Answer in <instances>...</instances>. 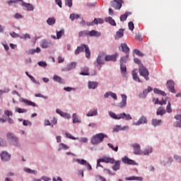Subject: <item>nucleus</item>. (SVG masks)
<instances>
[{
	"label": "nucleus",
	"instance_id": "f257e3e1",
	"mask_svg": "<svg viewBox=\"0 0 181 181\" xmlns=\"http://www.w3.org/2000/svg\"><path fill=\"white\" fill-rule=\"evenodd\" d=\"M6 139L9 142L10 145H13L14 146H16L17 148H19L21 146V144H19V139L16 137L13 134V133L9 132L6 134Z\"/></svg>",
	"mask_w": 181,
	"mask_h": 181
},
{
	"label": "nucleus",
	"instance_id": "f03ea898",
	"mask_svg": "<svg viewBox=\"0 0 181 181\" xmlns=\"http://www.w3.org/2000/svg\"><path fill=\"white\" fill-rule=\"evenodd\" d=\"M105 138H108V136L104 133H99L93 136L90 142L92 145H98L104 141Z\"/></svg>",
	"mask_w": 181,
	"mask_h": 181
},
{
	"label": "nucleus",
	"instance_id": "7ed1b4c3",
	"mask_svg": "<svg viewBox=\"0 0 181 181\" xmlns=\"http://www.w3.org/2000/svg\"><path fill=\"white\" fill-rule=\"evenodd\" d=\"M85 49V53H86V57L87 59H90L91 57V52L90 51V48L88 46L82 44L80 46L77 47V49L75 50V54H80L81 52H84Z\"/></svg>",
	"mask_w": 181,
	"mask_h": 181
},
{
	"label": "nucleus",
	"instance_id": "20e7f679",
	"mask_svg": "<svg viewBox=\"0 0 181 181\" xmlns=\"http://www.w3.org/2000/svg\"><path fill=\"white\" fill-rule=\"evenodd\" d=\"M139 75L141 76L146 80V81H149V71L146 67L144 66V64H140L139 66Z\"/></svg>",
	"mask_w": 181,
	"mask_h": 181
},
{
	"label": "nucleus",
	"instance_id": "39448f33",
	"mask_svg": "<svg viewBox=\"0 0 181 181\" xmlns=\"http://www.w3.org/2000/svg\"><path fill=\"white\" fill-rule=\"evenodd\" d=\"M18 2H22V6L26 8L27 11H33V9H35L32 4L23 2V0H10L7 1V4L11 6L12 4H16Z\"/></svg>",
	"mask_w": 181,
	"mask_h": 181
},
{
	"label": "nucleus",
	"instance_id": "423d86ee",
	"mask_svg": "<svg viewBox=\"0 0 181 181\" xmlns=\"http://www.w3.org/2000/svg\"><path fill=\"white\" fill-rule=\"evenodd\" d=\"M104 60H105V53L100 52L96 59V61L94 62V66L95 67H98L99 70L101 69V64H104Z\"/></svg>",
	"mask_w": 181,
	"mask_h": 181
},
{
	"label": "nucleus",
	"instance_id": "0eeeda50",
	"mask_svg": "<svg viewBox=\"0 0 181 181\" xmlns=\"http://www.w3.org/2000/svg\"><path fill=\"white\" fill-rule=\"evenodd\" d=\"M122 4H124V0H113L110 1V6L114 9L119 11L122 8Z\"/></svg>",
	"mask_w": 181,
	"mask_h": 181
},
{
	"label": "nucleus",
	"instance_id": "6e6552de",
	"mask_svg": "<svg viewBox=\"0 0 181 181\" xmlns=\"http://www.w3.org/2000/svg\"><path fill=\"white\" fill-rule=\"evenodd\" d=\"M166 87L168 88L170 93H176V90H175V82H173V81H168L166 83Z\"/></svg>",
	"mask_w": 181,
	"mask_h": 181
},
{
	"label": "nucleus",
	"instance_id": "1a4fd4ad",
	"mask_svg": "<svg viewBox=\"0 0 181 181\" xmlns=\"http://www.w3.org/2000/svg\"><path fill=\"white\" fill-rule=\"evenodd\" d=\"M131 146L134 148V155H142V153L141 152V145L136 143V144H132Z\"/></svg>",
	"mask_w": 181,
	"mask_h": 181
},
{
	"label": "nucleus",
	"instance_id": "9d476101",
	"mask_svg": "<svg viewBox=\"0 0 181 181\" xmlns=\"http://www.w3.org/2000/svg\"><path fill=\"white\" fill-rule=\"evenodd\" d=\"M117 57H118V54H115L112 55H105V60L106 62H117Z\"/></svg>",
	"mask_w": 181,
	"mask_h": 181
},
{
	"label": "nucleus",
	"instance_id": "9b49d317",
	"mask_svg": "<svg viewBox=\"0 0 181 181\" xmlns=\"http://www.w3.org/2000/svg\"><path fill=\"white\" fill-rule=\"evenodd\" d=\"M1 158L4 162H8L11 159V154L8 152L3 151L1 154Z\"/></svg>",
	"mask_w": 181,
	"mask_h": 181
},
{
	"label": "nucleus",
	"instance_id": "f8f14e48",
	"mask_svg": "<svg viewBox=\"0 0 181 181\" xmlns=\"http://www.w3.org/2000/svg\"><path fill=\"white\" fill-rule=\"evenodd\" d=\"M122 101L117 105V107L119 108H124V107H127V95H122Z\"/></svg>",
	"mask_w": 181,
	"mask_h": 181
},
{
	"label": "nucleus",
	"instance_id": "ddd939ff",
	"mask_svg": "<svg viewBox=\"0 0 181 181\" xmlns=\"http://www.w3.org/2000/svg\"><path fill=\"white\" fill-rule=\"evenodd\" d=\"M101 159H102V162L105 163H111L112 165L115 162V159L111 157L104 156Z\"/></svg>",
	"mask_w": 181,
	"mask_h": 181
},
{
	"label": "nucleus",
	"instance_id": "4468645a",
	"mask_svg": "<svg viewBox=\"0 0 181 181\" xmlns=\"http://www.w3.org/2000/svg\"><path fill=\"white\" fill-rule=\"evenodd\" d=\"M127 119V121H129V119H132V117H131L129 115H127L125 113H120L118 115V119Z\"/></svg>",
	"mask_w": 181,
	"mask_h": 181
},
{
	"label": "nucleus",
	"instance_id": "2eb2a0df",
	"mask_svg": "<svg viewBox=\"0 0 181 181\" xmlns=\"http://www.w3.org/2000/svg\"><path fill=\"white\" fill-rule=\"evenodd\" d=\"M125 30L120 28L118 31H117L116 35L115 36L116 40L121 39V37H124V31Z\"/></svg>",
	"mask_w": 181,
	"mask_h": 181
},
{
	"label": "nucleus",
	"instance_id": "dca6fc26",
	"mask_svg": "<svg viewBox=\"0 0 181 181\" xmlns=\"http://www.w3.org/2000/svg\"><path fill=\"white\" fill-rule=\"evenodd\" d=\"M114 163L115 165L112 166V169L115 171L119 170L121 168V160H115Z\"/></svg>",
	"mask_w": 181,
	"mask_h": 181
},
{
	"label": "nucleus",
	"instance_id": "f3484780",
	"mask_svg": "<svg viewBox=\"0 0 181 181\" xmlns=\"http://www.w3.org/2000/svg\"><path fill=\"white\" fill-rule=\"evenodd\" d=\"M123 163H127V165H135V161L124 157L122 159Z\"/></svg>",
	"mask_w": 181,
	"mask_h": 181
},
{
	"label": "nucleus",
	"instance_id": "a211bd4d",
	"mask_svg": "<svg viewBox=\"0 0 181 181\" xmlns=\"http://www.w3.org/2000/svg\"><path fill=\"white\" fill-rule=\"evenodd\" d=\"M148 119H146V117L141 116L139 121L136 123V125H141V124H147Z\"/></svg>",
	"mask_w": 181,
	"mask_h": 181
},
{
	"label": "nucleus",
	"instance_id": "6ab92c4d",
	"mask_svg": "<svg viewBox=\"0 0 181 181\" xmlns=\"http://www.w3.org/2000/svg\"><path fill=\"white\" fill-rule=\"evenodd\" d=\"M132 15V12L127 11L124 14H122L120 16V21L121 22H125L127 21V18L130 16Z\"/></svg>",
	"mask_w": 181,
	"mask_h": 181
},
{
	"label": "nucleus",
	"instance_id": "aec40b11",
	"mask_svg": "<svg viewBox=\"0 0 181 181\" xmlns=\"http://www.w3.org/2000/svg\"><path fill=\"white\" fill-rule=\"evenodd\" d=\"M53 80L54 81H57V83H59V84H66V81H64L63 78L57 75L54 76Z\"/></svg>",
	"mask_w": 181,
	"mask_h": 181
},
{
	"label": "nucleus",
	"instance_id": "412c9836",
	"mask_svg": "<svg viewBox=\"0 0 181 181\" xmlns=\"http://www.w3.org/2000/svg\"><path fill=\"white\" fill-rule=\"evenodd\" d=\"M132 76L135 81H137L138 83H142V81L139 78V76H138V74L136 73V69H134L132 71Z\"/></svg>",
	"mask_w": 181,
	"mask_h": 181
},
{
	"label": "nucleus",
	"instance_id": "4be33fe9",
	"mask_svg": "<svg viewBox=\"0 0 181 181\" xmlns=\"http://www.w3.org/2000/svg\"><path fill=\"white\" fill-rule=\"evenodd\" d=\"M88 67L84 66L81 68V71L80 72L81 76H90V73H88Z\"/></svg>",
	"mask_w": 181,
	"mask_h": 181
},
{
	"label": "nucleus",
	"instance_id": "5701e85b",
	"mask_svg": "<svg viewBox=\"0 0 181 181\" xmlns=\"http://www.w3.org/2000/svg\"><path fill=\"white\" fill-rule=\"evenodd\" d=\"M88 36H90V37L96 36V37H98L101 36V33L93 30L91 31H88Z\"/></svg>",
	"mask_w": 181,
	"mask_h": 181
},
{
	"label": "nucleus",
	"instance_id": "b1692460",
	"mask_svg": "<svg viewBox=\"0 0 181 181\" xmlns=\"http://www.w3.org/2000/svg\"><path fill=\"white\" fill-rule=\"evenodd\" d=\"M121 47H122V52H124V53H127V54H129V47H128V45H127V43H122Z\"/></svg>",
	"mask_w": 181,
	"mask_h": 181
},
{
	"label": "nucleus",
	"instance_id": "393cba45",
	"mask_svg": "<svg viewBox=\"0 0 181 181\" xmlns=\"http://www.w3.org/2000/svg\"><path fill=\"white\" fill-rule=\"evenodd\" d=\"M50 42H47L46 40H43L41 42L40 47L42 49H47V47H50Z\"/></svg>",
	"mask_w": 181,
	"mask_h": 181
},
{
	"label": "nucleus",
	"instance_id": "a878e982",
	"mask_svg": "<svg viewBox=\"0 0 181 181\" xmlns=\"http://www.w3.org/2000/svg\"><path fill=\"white\" fill-rule=\"evenodd\" d=\"M105 21L106 22H108L110 25H112V26H117V23H115V21L112 19L111 17H106L105 18Z\"/></svg>",
	"mask_w": 181,
	"mask_h": 181
},
{
	"label": "nucleus",
	"instance_id": "bb28decb",
	"mask_svg": "<svg viewBox=\"0 0 181 181\" xmlns=\"http://www.w3.org/2000/svg\"><path fill=\"white\" fill-rule=\"evenodd\" d=\"M97 87H98V82H91L89 81L88 82V88H92L93 90L97 88Z\"/></svg>",
	"mask_w": 181,
	"mask_h": 181
},
{
	"label": "nucleus",
	"instance_id": "cd10ccee",
	"mask_svg": "<svg viewBox=\"0 0 181 181\" xmlns=\"http://www.w3.org/2000/svg\"><path fill=\"white\" fill-rule=\"evenodd\" d=\"M22 101H23V103H25V104H27V105H30V106H32V107H37L36 103H33L32 101H30V100H28L27 99L23 98Z\"/></svg>",
	"mask_w": 181,
	"mask_h": 181
},
{
	"label": "nucleus",
	"instance_id": "c85d7f7f",
	"mask_svg": "<svg viewBox=\"0 0 181 181\" xmlns=\"http://www.w3.org/2000/svg\"><path fill=\"white\" fill-rule=\"evenodd\" d=\"M129 57V54H126L125 57H123L120 59V64H127V60Z\"/></svg>",
	"mask_w": 181,
	"mask_h": 181
},
{
	"label": "nucleus",
	"instance_id": "c756f323",
	"mask_svg": "<svg viewBox=\"0 0 181 181\" xmlns=\"http://www.w3.org/2000/svg\"><path fill=\"white\" fill-rule=\"evenodd\" d=\"M155 94H158L159 95H163V97H165L166 93L165 91H162L158 88H154L153 90Z\"/></svg>",
	"mask_w": 181,
	"mask_h": 181
},
{
	"label": "nucleus",
	"instance_id": "7c9ffc66",
	"mask_svg": "<svg viewBox=\"0 0 181 181\" xmlns=\"http://www.w3.org/2000/svg\"><path fill=\"white\" fill-rule=\"evenodd\" d=\"M156 114H157V115H161L162 116V115L166 114V110H165V109L160 107L157 110Z\"/></svg>",
	"mask_w": 181,
	"mask_h": 181
},
{
	"label": "nucleus",
	"instance_id": "2f4dec72",
	"mask_svg": "<svg viewBox=\"0 0 181 181\" xmlns=\"http://www.w3.org/2000/svg\"><path fill=\"white\" fill-rule=\"evenodd\" d=\"M47 23H48L49 25H53L56 23V18L54 17L49 18L47 20Z\"/></svg>",
	"mask_w": 181,
	"mask_h": 181
},
{
	"label": "nucleus",
	"instance_id": "473e14b6",
	"mask_svg": "<svg viewBox=\"0 0 181 181\" xmlns=\"http://www.w3.org/2000/svg\"><path fill=\"white\" fill-rule=\"evenodd\" d=\"M162 122V120L160 119H152V125L153 127H158V125H160V123Z\"/></svg>",
	"mask_w": 181,
	"mask_h": 181
},
{
	"label": "nucleus",
	"instance_id": "72a5a7b5",
	"mask_svg": "<svg viewBox=\"0 0 181 181\" xmlns=\"http://www.w3.org/2000/svg\"><path fill=\"white\" fill-rule=\"evenodd\" d=\"M84 36H88V30H83L78 33L79 37H84Z\"/></svg>",
	"mask_w": 181,
	"mask_h": 181
},
{
	"label": "nucleus",
	"instance_id": "f704fd0d",
	"mask_svg": "<svg viewBox=\"0 0 181 181\" xmlns=\"http://www.w3.org/2000/svg\"><path fill=\"white\" fill-rule=\"evenodd\" d=\"M72 118H73V123L74 124H77V122L78 123L81 122V121H80V119H78V118L77 117V114H76V113L73 114Z\"/></svg>",
	"mask_w": 181,
	"mask_h": 181
},
{
	"label": "nucleus",
	"instance_id": "c9c22d12",
	"mask_svg": "<svg viewBox=\"0 0 181 181\" xmlns=\"http://www.w3.org/2000/svg\"><path fill=\"white\" fill-rule=\"evenodd\" d=\"M149 153H152L151 147L146 148L144 151L141 152V155H149Z\"/></svg>",
	"mask_w": 181,
	"mask_h": 181
},
{
	"label": "nucleus",
	"instance_id": "e433bc0d",
	"mask_svg": "<svg viewBox=\"0 0 181 181\" xmlns=\"http://www.w3.org/2000/svg\"><path fill=\"white\" fill-rule=\"evenodd\" d=\"M16 112H18L19 114H23V112H28V110L22 109L21 107H16Z\"/></svg>",
	"mask_w": 181,
	"mask_h": 181
},
{
	"label": "nucleus",
	"instance_id": "4c0bfd02",
	"mask_svg": "<svg viewBox=\"0 0 181 181\" xmlns=\"http://www.w3.org/2000/svg\"><path fill=\"white\" fill-rule=\"evenodd\" d=\"M98 112L97 109L93 110V111H90L87 113V117H94V115H97Z\"/></svg>",
	"mask_w": 181,
	"mask_h": 181
},
{
	"label": "nucleus",
	"instance_id": "58836bf2",
	"mask_svg": "<svg viewBox=\"0 0 181 181\" xmlns=\"http://www.w3.org/2000/svg\"><path fill=\"white\" fill-rule=\"evenodd\" d=\"M120 70L122 74H125L127 73V65L120 64Z\"/></svg>",
	"mask_w": 181,
	"mask_h": 181
},
{
	"label": "nucleus",
	"instance_id": "ea45409f",
	"mask_svg": "<svg viewBox=\"0 0 181 181\" xmlns=\"http://www.w3.org/2000/svg\"><path fill=\"white\" fill-rule=\"evenodd\" d=\"M24 171H25L26 173H31L33 175H36L37 173V172L34 170H31L30 168H24Z\"/></svg>",
	"mask_w": 181,
	"mask_h": 181
},
{
	"label": "nucleus",
	"instance_id": "a19ab883",
	"mask_svg": "<svg viewBox=\"0 0 181 181\" xmlns=\"http://www.w3.org/2000/svg\"><path fill=\"white\" fill-rule=\"evenodd\" d=\"M64 33V30H61L60 31H57V39H60Z\"/></svg>",
	"mask_w": 181,
	"mask_h": 181
},
{
	"label": "nucleus",
	"instance_id": "79ce46f5",
	"mask_svg": "<svg viewBox=\"0 0 181 181\" xmlns=\"http://www.w3.org/2000/svg\"><path fill=\"white\" fill-rule=\"evenodd\" d=\"M153 103L154 104H159V105H163V103H162V101H159V98H153Z\"/></svg>",
	"mask_w": 181,
	"mask_h": 181
},
{
	"label": "nucleus",
	"instance_id": "37998d69",
	"mask_svg": "<svg viewBox=\"0 0 181 181\" xmlns=\"http://www.w3.org/2000/svg\"><path fill=\"white\" fill-rule=\"evenodd\" d=\"M107 146H109V148H111V149H112V151H115V152H118V146H116V147L115 148L111 143H109L107 144Z\"/></svg>",
	"mask_w": 181,
	"mask_h": 181
},
{
	"label": "nucleus",
	"instance_id": "c03bdc74",
	"mask_svg": "<svg viewBox=\"0 0 181 181\" xmlns=\"http://www.w3.org/2000/svg\"><path fill=\"white\" fill-rule=\"evenodd\" d=\"M60 115H61V117H63L64 118H66L67 119L71 118L70 114L66 113L64 112H62Z\"/></svg>",
	"mask_w": 181,
	"mask_h": 181
},
{
	"label": "nucleus",
	"instance_id": "a18cd8bd",
	"mask_svg": "<svg viewBox=\"0 0 181 181\" xmlns=\"http://www.w3.org/2000/svg\"><path fill=\"white\" fill-rule=\"evenodd\" d=\"M109 115L111 118H113V119H118V115L112 112H109Z\"/></svg>",
	"mask_w": 181,
	"mask_h": 181
},
{
	"label": "nucleus",
	"instance_id": "49530a36",
	"mask_svg": "<svg viewBox=\"0 0 181 181\" xmlns=\"http://www.w3.org/2000/svg\"><path fill=\"white\" fill-rule=\"evenodd\" d=\"M76 162L79 163L80 165H87V160L84 159H76Z\"/></svg>",
	"mask_w": 181,
	"mask_h": 181
},
{
	"label": "nucleus",
	"instance_id": "de8ad7c7",
	"mask_svg": "<svg viewBox=\"0 0 181 181\" xmlns=\"http://www.w3.org/2000/svg\"><path fill=\"white\" fill-rule=\"evenodd\" d=\"M122 131V127L119 125H117L113 128V132H118Z\"/></svg>",
	"mask_w": 181,
	"mask_h": 181
},
{
	"label": "nucleus",
	"instance_id": "09e8293b",
	"mask_svg": "<svg viewBox=\"0 0 181 181\" xmlns=\"http://www.w3.org/2000/svg\"><path fill=\"white\" fill-rule=\"evenodd\" d=\"M128 26H129V30H134V29H135V26L134 25V22L130 21L128 23Z\"/></svg>",
	"mask_w": 181,
	"mask_h": 181
},
{
	"label": "nucleus",
	"instance_id": "8fccbe9b",
	"mask_svg": "<svg viewBox=\"0 0 181 181\" xmlns=\"http://www.w3.org/2000/svg\"><path fill=\"white\" fill-rule=\"evenodd\" d=\"M76 64H77L76 62H71V64H68V67H69V70L76 69Z\"/></svg>",
	"mask_w": 181,
	"mask_h": 181
},
{
	"label": "nucleus",
	"instance_id": "3c124183",
	"mask_svg": "<svg viewBox=\"0 0 181 181\" xmlns=\"http://www.w3.org/2000/svg\"><path fill=\"white\" fill-rule=\"evenodd\" d=\"M65 5H67L69 8L73 6V1L71 0H65Z\"/></svg>",
	"mask_w": 181,
	"mask_h": 181
},
{
	"label": "nucleus",
	"instance_id": "603ef678",
	"mask_svg": "<svg viewBox=\"0 0 181 181\" xmlns=\"http://www.w3.org/2000/svg\"><path fill=\"white\" fill-rule=\"evenodd\" d=\"M134 53L137 56H139L140 57H144V54L139 51V49H134Z\"/></svg>",
	"mask_w": 181,
	"mask_h": 181
},
{
	"label": "nucleus",
	"instance_id": "864d4df0",
	"mask_svg": "<svg viewBox=\"0 0 181 181\" xmlns=\"http://www.w3.org/2000/svg\"><path fill=\"white\" fill-rule=\"evenodd\" d=\"M21 39H24V40H26V39H30V35L29 34H24L21 36H20Z\"/></svg>",
	"mask_w": 181,
	"mask_h": 181
},
{
	"label": "nucleus",
	"instance_id": "5fc2aeb1",
	"mask_svg": "<svg viewBox=\"0 0 181 181\" xmlns=\"http://www.w3.org/2000/svg\"><path fill=\"white\" fill-rule=\"evenodd\" d=\"M166 111L167 112H172V107H170V102H168V105L166 107Z\"/></svg>",
	"mask_w": 181,
	"mask_h": 181
},
{
	"label": "nucleus",
	"instance_id": "6e6d98bb",
	"mask_svg": "<svg viewBox=\"0 0 181 181\" xmlns=\"http://www.w3.org/2000/svg\"><path fill=\"white\" fill-rule=\"evenodd\" d=\"M104 172H107L108 175H110L111 176L115 175V173H112L110 169L104 168Z\"/></svg>",
	"mask_w": 181,
	"mask_h": 181
},
{
	"label": "nucleus",
	"instance_id": "4d7b16f0",
	"mask_svg": "<svg viewBox=\"0 0 181 181\" xmlns=\"http://www.w3.org/2000/svg\"><path fill=\"white\" fill-rule=\"evenodd\" d=\"M173 126L176 128H181V120L180 122H175Z\"/></svg>",
	"mask_w": 181,
	"mask_h": 181
},
{
	"label": "nucleus",
	"instance_id": "13d9d810",
	"mask_svg": "<svg viewBox=\"0 0 181 181\" xmlns=\"http://www.w3.org/2000/svg\"><path fill=\"white\" fill-rule=\"evenodd\" d=\"M59 146L61 149H64V150L69 149V146L64 144H59Z\"/></svg>",
	"mask_w": 181,
	"mask_h": 181
},
{
	"label": "nucleus",
	"instance_id": "bf43d9fd",
	"mask_svg": "<svg viewBox=\"0 0 181 181\" xmlns=\"http://www.w3.org/2000/svg\"><path fill=\"white\" fill-rule=\"evenodd\" d=\"M35 97H40L41 98H45V100H47V96H45L42 95L41 93H37L35 95Z\"/></svg>",
	"mask_w": 181,
	"mask_h": 181
},
{
	"label": "nucleus",
	"instance_id": "052dcab7",
	"mask_svg": "<svg viewBox=\"0 0 181 181\" xmlns=\"http://www.w3.org/2000/svg\"><path fill=\"white\" fill-rule=\"evenodd\" d=\"M38 65H40L41 67H46V66H47V64L45 62H39Z\"/></svg>",
	"mask_w": 181,
	"mask_h": 181
},
{
	"label": "nucleus",
	"instance_id": "680f3d73",
	"mask_svg": "<svg viewBox=\"0 0 181 181\" xmlns=\"http://www.w3.org/2000/svg\"><path fill=\"white\" fill-rule=\"evenodd\" d=\"M4 114L7 117H12V112L11 111L6 110V111H4Z\"/></svg>",
	"mask_w": 181,
	"mask_h": 181
},
{
	"label": "nucleus",
	"instance_id": "e2e57ef3",
	"mask_svg": "<svg viewBox=\"0 0 181 181\" xmlns=\"http://www.w3.org/2000/svg\"><path fill=\"white\" fill-rule=\"evenodd\" d=\"M135 39L141 42V40H142V36L139 34H136Z\"/></svg>",
	"mask_w": 181,
	"mask_h": 181
},
{
	"label": "nucleus",
	"instance_id": "0e129e2a",
	"mask_svg": "<svg viewBox=\"0 0 181 181\" xmlns=\"http://www.w3.org/2000/svg\"><path fill=\"white\" fill-rule=\"evenodd\" d=\"M14 18L16 19H21V18H23L22 14L17 13H16V15L14 16Z\"/></svg>",
	"mask_w": 181,
	"mask_h": 181
},
{
	"label": "nucleus",
	"instance_id": "69168bd1",
	"mask_svg": "<svg viewBox=\"0 0 181 181\" xmlns=\"http://www.w3.org/2000/svg\"><path fill=\"white\" fill-rule=\"evenodd\" d=\"M10 35H11V37H21V36L15 32L10 33Z\"/></svg>",
	"mask_w": 181,
	"mask_h": 181
},
{
	"label": "nucleus",
	"instance_id": "338daca9",
	"mask_svg": "<svg viewBox=\"0 0 181 181\" xmlns=\"http://www.w3.org/2000/svg\"><path fill=\"white\" fill-rule=\"evenodd\" d=\"M110 97H112V98H114L115 100H117V94L112 93V92H110Z\"/></svg>",
	"mask_w": 181,
	"mask_h": 181
},
{
	"label": "nucleus",
	"instance_id": "774afa93",
	"mask_svg": "<svg viewBox=\"0 0 181 181\" xmlns=\"http://www.w3.org/2000/svg\"><path fill=\"white\" fill-rule=\"evenodd\" d=\"M55 4H57V5H58V6H59V8H62V0H55Z\"/></svg>",
	"mask_w": 181,
	"mask_h": 181
}]
</instances>
